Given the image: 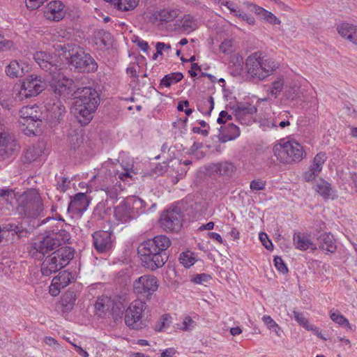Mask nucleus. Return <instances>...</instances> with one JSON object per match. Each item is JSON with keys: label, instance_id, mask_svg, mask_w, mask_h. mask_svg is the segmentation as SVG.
<instances>
[{"label": "nucleus", "instance_id": "1", "mask_svg": "<svg viewBox=\"0 0 357 357\" xmlns=\"http://www.w3.org/2000/svg\"><path fill=\"white\" fill-rule=\"evenodd\" d=\"M33 59L39 66L45 71L48 72L51 77L47 81L37 75H28L22 82L20 89H45L47 82L54 89H70L73 80L63 74L59 73L60 68L56 63V55L46 52H37L33 54Z\"/></svg>", "mask_w": 357, "mask_h": 357}, {"label": "nucleus", "instance_id": "2", "mask_svg": "<svg viewBox=\"0 0 357 357\" xmlns=\"http://www.w3.org/2000/svg\"><path fill=\"white\" fill-rule=\"evenodd\" d=\"M171 244V240L165 235H158L143 241L137 248L142 265L151 271L162 267L168 260L167 249Z\"/></svg>", "mask_w": 357, "mask_h": 357}, {"label": "nucleus", "instance_id": "3", "mask_svg": "<svg viewBox=\"0 0 357 357\" xmlns=\"http://www.w3.org/2000/svg\"><path fill=\"white\" fill-rule=\"evenodd\" d=\"M100 96L98 91H89L87 96L75 98L73 112L81 126H86L92 120L100 102Z\"/></svg>", "mask_w": 357, "mask_h": 357}, {"label": "nucleus", "instance_id": "4", "mask_svg": "<svg viewBox=\"0 0 357 357\" xmlns=\"http://www.w3.org/2000/svg\"><path fill=\"white\" fill-rule=\"evenodd\" d=\"M261 55L262 53L260 52H254L245 61L248 73L252 78L258 80H263L278 68L274 60L264 59Z\"/></svg>", "mask_w": 357, "mask_h": 357}, {"label": "nucleus", "instance_id": "5", "mask_svg": "<svg viewBox=\"0 0 357 357\" xmlns=\"http://www.w3.org/2000/svg\"><path fill=\"white\" fill-rule=\"evenodd\" d=\"M44 206L40 195L33 190L24 192L20 198L17 207L18 213L27 218H35L43 211Z\"/></svg>", "mask_w": 357, "mask_h": 357}, {"label": "nucleus", "instance_id": "6", "mask_svg": "<svg viewBox=\"0 0 357 357\" xmlns=\"http://www.w3.org/2000/svg\"><path fill=\"white\" fill-rule=\"evenodd\" d=\"M70 70L77 73H90L98 70V65L90 54L85 52L83 48L77 46L72 50V55L68 61Z\"/></svg>", "mask_w": 357, "mask_h": 357}, {"label": "nucleus", "instance_id": "7", "mask_svg": "<svg viewBox=\"0 0 357 357\" xmlns=\"http://www.w3.org/2000/svg\"><path fill=\"white\" fill-rule=\"evenodd\" d=\"M274 155L280 162L290 164L301 161L305 152L303 146L296 141H288L273 147Z\"/></svg>", "mask_w": 357, "mask_h": 357}, {"label": "nucleus", "instance_id": "8", "mask_svg": "<svg viewBox=\"0 0 357 357\" xmlns=\"http://www.w3.org/2000/svg\"><path fill=\"white\" fill-rule=\"evenodd\" d=\"M147 305L144 301L137 299L132 301L125 312V324L128 327L134 330H141L146 326L142 321V313L146 309Z\"/></svg>", "mask_w": 357, "mask_h": 357}, {"label": "nucleus", "instance_id": "9", "mask_svg": "<svg viewBox=\"0 0 357 357\" xmlns=\"http://www.w3.org/2000/svg\"><path fill=\"white\" fill-rule=\"evenodd\" d=\"M158 286L156 277L144 275L133 282V292L138 297L137 299L149 301L158 290Z\"/></svg>", "mask_w": 357, "mask_h": 357}, {"label": "nucleus", "instance_id": "10", "mask_svg": "<svg viewBox=\"0 0 357 357\" xmlns=\"http://www.w3.org/2000/svg\"><path fill=\"white\" fill-rule=\"evenodd\" d=\"M183 215L177 206L164 211L159 220L161 228L167 232H178L182 227Z\"/></svg>", "mask_w": 357, "mask_h": 357}, {"label": "nucleus", "instance_id": "11", "mask_svg": "<svg viewBox=\"0 0 357 357\" xmlns=\"http://www.w3.org/2000/svg\"><path fill=\"white\" fill-rule=\"evenodd\" d=\"M59 247V240L45 233L41 240L31 244L29 252L33 257L40 258L43 257L49 252L56 250Z\"/></svg>", "mask_w": 357, "mask_h": 357}, {"label": "nucleus", "instance_id": "12", "mask_svg": "<svg viewBox=\"0 0 357 357\" xmlns=\"http://www.w3.org/2000/svg\"><path fill=\"white\" fill-rule=\"evenodd\" d=\"M20 150L14 135L8 131H0V160L15 157Z\"/></svg>", "mask_w": 357, "mask_h": 357}, {"label": "nucleus", "instance_id": "13", "mask_svg": "<svg viewBox=\"0 0 357 357\" xmlns=\"http://www.w3.org/2000/svg\"><path fill=\"white\" fill-rule=\"evenodd\" d=\"M52 96L47 98L45 101V107L48 112L49 116L54 120L59 121L66 112V108L59 98L62 94V91H53Z\"/></svg>", "mask_w": 357, "mask_h": 357}, {"label": "nucleus", "instance_id": "14", "mask_svg": "<svg viewBox=\"0 0 357 357\" xmlns=\"http://www.w3.org/2000/svg\"><path fill=\"white\" fill-rule=\"evenodd\" d=\"M112 231L99 230L92 234L93 245L98 253H107L114 245Z\"/></svg>", "mask_w": 357, "mask_h": 357}, {"label": "nucleus", "instance_id": "15", "mask_svg": "<svg viewBox=\"0 0 357 357\" xmlns=\"http://www.w3.org/2000/svg\"><path fill=\"white\" fill-rule=\"evenodd\" d=\"M89 203L90 199L88 198L86 193L78 192L73 197H71L70 202L68 206V212L81 215L86 211Z\"/></svg>", "mask_w": 357, "mask_h": 357}, {"label": "nucleus", "instance_id": "16", "mask_svg": "<svg viewBox=\"0 0 357 357\" xmlns=\"http://www.w3.org/2000/svg\"><path fill=\"white\" fill-rule=\"evenodd\" d=\"M132 211L130 204L124 199L114 208V217L119 223H128L137 218L136 213Z\"/></svg>", "mask_w": 357, "mask_h": 357}, {"label": "nucleus", "instance_id": "17", "mask_svg": "<svg viewBox=\"0 0 357 357\" xmlns=\"http://www.w3.org/2000/svg\"><path fill=\"white\" fill-rule=\"evenodd\" d=\"M176 206L180 208L182 214L185 213L186 215L192 218L200 215L203 210L202 203L196 202L191 197H186L183 199Z\"/></svg>", "mask_w": 357, "mask_h": 357}, {"label": "nucleus", "instance_id": "18", "mask_svg": "<svg viewBox=\"0 0 357 357\" xmlns=\"http://www.w3.org/2000/svg\"><path fill=\"white\" fill-rule=\"evenodd\" d=\"M63 268V265L60 264V261L58 259L57 256L54 255V251L43 261L40 271L43 275L49 276Z\"/></svg>", "mask_w": 357, "mask_h": 357}, {"label": "nucleus", "instance_id": "19", "mask_svg": "<svg viewBox=\"0 0 357 357\" xmlns=\"http://www.w3.org/2000/svg\"><path fill=\"white\" fill-rule=\"evenodd\" d=\"M26 120H21V123L26 126L23 129L24 134L28 136H36L40 132V129L43 117L41 114L40 115L36 114L34 116H28Z\"/></svg>", "mask_w": 357, "mask_h": 357}, {"label": "nucleus", "instance_id": "20", "mask_svg": "<svg viewBox=\"0 0 357 357\" xmlns=\"http://www.w3.org/2000/svg\"><path fill=\"white\" fill-rule=\"evenodd\" d=\"M317 242L319 248L323 251L335 253L337 250L335 239L331 232L321 234L317 238Z\"/></svg>", "mask_w": 357, "mask_h": 357}, {"label": "nucleus", "instance_id": "21", "mask_svg": "<svg viewBox=\"0 0 357 357\" xmlns=\"http://www.w3.org/2000/svg\"><path fill=\"white\" fill-rule=\"evenodd\" d=\"M218 135V140L221 143H225L229 141L236 139L240 135V130L233 123H228L226 126H221L219 129Z\"/></svg>", "mask_w": 357, "mask_h": 357}, {"label": "nucleus", "instance_id": "22", "mask_svg": "<svg viewBox=\"0 0 357 357\" xmlns=\"http://www.w3.org/2000/svg\"><path fill=\"white\" fill-rule=\"evenodd\" d=\"M210 170L220 176L231 177L236 170V167L231 162L222 161L212 164Z\"/></svg>", "mask_w": 357, "mask_h": 357}, {"label": "nucleus", "instance_id": "23", "mask_svg": "<svg viewBox=\"0 0 357 357\" xmlns=\"http://www.w3.org/2000/svg\"><path fill=\"white\" fill-rule=\"evenodd\" d=\"M69 147L71 151L78 154H83L85 151L84 145V136L76 130H72L68 135Z\"/></svg>", "mask_w": 357, "mask_h": 357}, {"label": "nucleus", "instance_id": "24", "mask_svg": "<svg viewBox=\"0 0 357 357\" xmlns=\"http://www.w3.org/2000/svg\"><path fill=\"white\" fill-rule=\"evenodd\" d=\"M64 5L61 1H52L48 3V12L47 17L54 21H59L63 18L65 12L63 10Z\"/></svg>", "mask_w": 357, "mask_h": 357}, {"label": "nucleus", "instance_id": "25", "mask_svg": "<svg viewBox=\"0 0 357 357\" xmlns=\"http://www.w3.org/2000/svg\"><path fill=\"white\" fill-rule=\"evenodd\" d=\"M231 109L236 118H241L243 115H247V116H254L257 112L256 106L248 102H237L235 105L232 106Z\"/></svg>", "mask_w": 357, "mask_h": 357}, {"label": "nucleus", "instance_id": "26", "mask_svg": "<svg viewBox=\"0 0 357 357\" xmlns=\"http://www.w3.org/2000/svg\"><path fill=\"white\" fill-rule=\"evenodd\" d=\"M54 255L57 256L60 264L65 267L73 259L75 250L69 246H63L54 250Z\"/></svg>", "mask_w": 357, "mask_h": 357}, {"label": "nucleus", "instance_id": "27", "mask_svg": "<svg viewBox=\"0 0 357 357\" xmlns=\"http://www.w3.org/2000/svg\"><path fill=\"white\" fill-rule=\"evenodd\" d=\"M75 301L76 294L74 291L68 290L65 292L60 300V304L63 307V312L66 313L70 312L73 309Z\"/></svg>", "mask_w": 357, "mask_h": 357}, {"label": "nucleus", "instance_id": "28", "mask_svg": "<svg viewBox=\"0 0 357 357\" xmlns=\"http://www.w3.org/2000/svg\"><path fill=\"white\" fill-rule=\"evenodd\" d=\"M317 192L322 196L324 199H334L336 195L335 194V190L331 188V184L321 179L319 182L317 183L315 188Z\"/></svg>", "mask_w": 357, "mask_h": 357}, {"label": "nucleus", "instance_id": "29", "mask_svg": "<svg viewBox=\"0 0 357 357\" xmlns=\"http://www.w3.org/2000/svg\"><path fill=\"white\" fill-rule=\"evenodd\" d=\"M294 243L297 249L306 250L309 248L312 250H316L317 247L306 236L302 235L300 232L295 233L294 235Z\"/></svg>", "mask_w": 357, "mask_h": 357}, {"label": "nucleus", "instance_id": "30", "mask_svg": "<svg viewBox=\"0 0 357 357\" xmlns=\"http://www.w3.org/2000/svg\"><path fill=\"white\" fill-rule=\"evenodd\" d=\"M43 153V150L39 146H29L26 149L22 157L24 163L29 164L35 161Z\"/></svg>", "mask_w": 357, "mask_h": 357}, {"label": "nucleus", "instance_id": "31", "mask_svg": "<svg viewBox=\"0 0 357 357\" xmlns=\"http://www.w3.org/2000/svg\"><path fill=\"white\" fill-rule=\"evenodd\" d=\"M178 12V10L176 9H162L156 13L155 18L161 22H169L177 17Z\"/></svg>", "mask_w": 357, "mask_h": 357}, {"label": "nucleus", "instance_id": "32", "mask_svg": "<svg viewBox=\"0 0 357 357\" xmlns=\"http://www.w3.org/2000/svg\"><path fill=\"white\" fill-rule=\"evenodd\" d=\"M183 78V75L181 73H172L165 75V77L160 80V86L161 87L169 88L172 84H176Z\"/></svg>", "mask_w": 357, "mask_h": 357}, {"label": "nucleus", "instance_id": "33", "mask_svg": "<svg viewBox=\"0 0 357 357\" xmlns=\"http://www.w3.org/2000/svg\"><path fill=\"white\" fill-rule=\"evenodd\" d=\"M95 40L96 44H102L105 47L111 45L112 38V34L104 29H99L95 33Z\"/></svg>", "mask_w": 357, "mask_h": 357}, {"label": "nucleus", "instance_id": "34", "mask_svg": "<svg viewBox=\"0 0 357 357\" xmlns=\"http://www.w3.org/2000/svg\"><path fill=\"white\" fill-rule=\"evenodd\" d=\"M111 208L107 206L106 202H99L93 212V218L97 220H103L105 215L110 211Z\"/></svg>", "mask_w": 357, "mask_h": 357}, {"label": "nucleus", "instance_id": "35", "mask_svg": "<svg viewBox=\"0 0 357 357\" xmlns=\"http://www.w3.org/2000/svg\"><path fill=\"white\" fill-rule=\"evenodd\" d=\"M327 159L326 154L324 152L318 153L314 158L312 162L309 169L315 172L317 174H319L322 170L323 165Z\"/></svg>", "mask_w": 357, "mask_h": 357}, {"label": "nucleus", "instance_id": "36", "mask_svg": "<svg viewBox=\"0 0 357 357\" xmlns=\"http://www.w3.org/2000/svg\"><path fill=\"white\" fill-rule=\"evenodd\" d=\"M6 73L10 77H17L22 76L23 68L20 66V63L14 60L12 61L6 68Z\"/></svg>", "mask_w": 357, "mask_h": 357}, {"label": "nucleus", "instance_id": "37", "mask_svg": "<svg viewBox=\"0 0 357 357\" xmlns=\"http://www.w3.org/2000/svg\"><path fill=\"white\" fill-rule=\"evenodd\" d=\"M330 317L335 323L340 326H344L349 330L352 331V326L349 324V320L344 317L338 310L330 311Z\"/></svg>", "mask_w": 357, "mask_h": 357}, {"label": "nucleus", "instance_id": "38", "mask_svg": "<svg viewBox=\"0 0 357 357\" xmlns=\"http://www.w3.org/2000/svg\"><path fill=\"white\" fill-rule=\"evenodd\" d=\"M139 0H118L115 1V7L121 11L133 10L138 5Z\"/></svg>", "mask_w": 357, "mask_h": 357}, {"label": "nucleus", "instance_id": "39", "mask_svg": "<svg viewBox=\"0 0 357 357\" xmlns=\"http://www.w3.org/2000/svg\"><path fill=\"white\" fill-rule=\"evenodd\" d=\"M172 322V317L169 314H164L157 321L155 326V330L158 332L164 331L165 329L170 326Z\"/></svg>", "mask_w": 357, "mask_h": 357}, {"label": "nucleus", "instance_id": "40", "mask_svg": "<svg viewBox=\"0 0 357 357\" xmlns=\"http://www.w3.org/2000/svg\"><path fill=\"white\" fill-rule=\"evenodd\" d=\"M77 47V45L74 44H63V45H56L55 47V50L59 52L60 55H63V56L68 61L70 56L72 55V50H75V48Z\"/></svg>", "mask_w": 357, "mask_h": 357}, {"label": "nucleus", "instance_id": "41", "mask_svg": "<svg viewBox=\"0 0 357 357\" xmlns=\"http://www.w3.org/2000/svg\"><path fill=\"white\" fill-rule=\"evenodd\" d=\"M196 20L190 15H185L181 21V27L184 31L191 32L197 29Z\"/></svg>", "mask_w": 357, "mask_h": 357}, {"label": "nucleus", "instance_id": "42", "mask_svg": "<svg viewBox=\"0 0 357 357\" xmlns=\"http://www.w3.org/2000/svg\"><path fill=\"white\" fill-rule=\"evenodd\" d=\"M70 278L71 274L69 272L61 271L59 272L58 275L53 278V282H55L56 284H59V286L64 288L71 282Z\"/></svg>", "mask_w": 357, "mask_h": 357}, {"label": "nucleus", "instance_id": "43", "mask_svg": "<svg viewBox=\"0 0 357 357\" xmlns=\"http://www.w3.org/2000/svg\"><path fill=\"white\" fill-rule=\"evenodd\" d=\"M0 199L7 204H12L13 201L15 199V190L10 188H0Z\"/></svg>", "mask_w": 357, "mask_h": 357}, {"label": "nucleus", "instance_id": "44", "mask_svg": "<svg viewBox=\"0 0 357 357\" xmlns=\"http://www.w3.org/2000/svg\"><path fill=\"white\" fill-rule=\"evenodd\" d=\"M192 255L193 253L190 251L182 252L179 257L180 263L183 264L184 267L187 268H190L196 261L195 258Z\"/></svg>", "mask_w": 357, "mask_h": 357}, {"label": "nucleus", "instance_id": "45", "mask_svg": "<svg viewBox=\"0 0 357 357\" xmlns=\"http://www.w3.org/2000/svg\"><path fill=\"white\" fill-rule=\"evenodd\" d=\"M126 200L130 204V208L132 210V211L135 213H136L137 218H138L141 213L142 199L137 197H132L127 198Z\"/></svg>", "mask_w": 357, "mask_h": 357}, {"label": "nucleus", "instance_id": "46", "mask_svg": "<svg viewBox=\"0 0 357 357\" xmlns=\"http://www.w3.org/2000/svg\"><path fill=\"white\" fill-rule=\"evenodd\" d=\"M9 92L10 91H8ZM17 92L15 93V96L13 98L15 102L18 101H22L24 99L30 98L33 96H38L42 91H28V93H26L27 91H24V93H22V91H15Z\"/></svg>", "mask_w": 357, "mask_h": 357}, {"label": "nucleus", "instance_id": "47", "mask_svg": "<svg viewBox=\"0 0 357 357\" xmlns=\"http://www.w3.org/2000/svg\"><path fill=\"white\" fill-rule=\"evenodd\" d=\"M214 108V100L212 96L208 97L204 101V105L198 107L203 114L210 116L212 110Z\"/></svg>", "mask_w": 357, "mask_h": 357}, {"label": "nucleus", "instance_id": "48", "mask_svg": "<svg viewBox=\"0 0 357 357\" xmlns=\"http://www.w3.org/2000/svg\"><path fill=\"white\" fill-rule=\"evenodd\" d=\"M354 25L349 23H342L337 27V31L342 37L348 40V36L351 33Z\"/></svg>", "mask_w": 357, "mask_h": 357}, {"label": "nucleus", "instance_id": "49", "mask_svg": "<svg viewBox=\"0 0 357 357\" xmlns=\"http://www.w3.org/2000/svg\"><path fill=\"white\" fill-rule=\"evenodd\" d=\"M212 279L211 275L207 273L196 274L191 278V282L197 284H204Z\"/></svg>", "mask_w": 357, "mask_h": 357}, {"label": "nucleus", "instance_id": "50", "mask_svg": "<svg viewBox=\"0 0 357 357\" xmlns=\"http://www.w3.org/2000/svg\"><path fill=\"white\" fill-rule=\"evenodd\" d=\"M156 52L153 55L152 59L155 60L159 55L162 56L163 51L169 52L172 47L170 44H166L163 42H158L155 45Z\"/></svg>", "mask_w": 357, "mask_h": 357}, {"label": "nucleus", "instance_id": "51", "mask_svg": "<svg viewBox=\"0 0 357 357\" xmlns=\"http://www.w3.org/2000/svg\"><path fill=\"white\" fill-rule=\"evenodd\" d=\"M168 166V163L166 162L158 163L155 167L151 169L150 174L153 175L162 176L167 172Z\"/></svg>", "mask_w": 357, "mask_h": 357}, {"label": "nucleus", "instance_id": "52", "mask_svg": "<svg viewBox=\"0 0 357 357\" xmlns=\"http://www.w3.org/2000/svg\"><path fill=\"white\" fill-rule=\"evenodd\" d=\"M294 314V319L297 321V323L304 328H305L309 323L308 319L305 317L304 314L296 310H293L292 312Z\"/></svg>", "mask_w": 357, "mask_h": 357}, {"label": "nucleus", "instance_id": "53", "mask_svg": "<svg viewBox=\"0 0 357 357\" xmlns=\"http://www.w3.org/2000/svg\"><path fill=\"white\" fill-rule=\"evenodd\" d=\"M273 263L275 267L278 271L283 274L288 273V268L284 261H283V259L280 257H274Z\"/></svg>", "mask_w": 357, "mask_h": 357}, {"label": "nucleus", "instance_id": "54", "mask_svg": "<svg viewBox=\"0 0 357 357\" xmlns=\"http://www.w3.org/2000/svg\"><path fill=\"white\" fill-rule=\"evenodd\" d=\"M259 10L261 12H263L266 15L265 20L271 24H280V20L276 17L271 12L268 11L267 10L263 8H257V10Z\"/></svg>", "mask_w": 357, "mask_h": 357}, {"label": "nucleus", "instance_id": "55", "mask_svg": "<svg viewBox=\"0 0 357 357\" xmlns=\"http://www.w3.org/2000/svg\"><path fill=\"white\" fill-rule=\"evenodd\" d=\"M309 82L303 79V78H298L297 79H294L291 82L289 85L290 89H300L302 87L307 88Z\"/></svg>", "mask_w": 357, "mask_h": 357}, {"label": "nucleus", "instance_id": "56", "mask_svg": "<svg viewBox=\"0 0 357 357\" xmlns=\"http://www.w3.org/2000/svg\"><path fill=\"white\" fill-rule=\"evenodd\" d=\"M259 238L262 243L263 245L268 250H272L273 249V245L272 243L271 240L269 239L268 235L265 232H260L259 234Z\"/></svg>", "mask_w": 357, "mask_h": 357}, {"label": "nucleus", "instance_id": "57", "mask_svg": "<svg viewBox=\"0 0 357 357\" xmlns=\"http://www.w3.org/2000/svg\"><path fill=\"white\" fill-rule=\"evenodd\" d=\"M57 240H59V246L62 244V243H68L70 238V233L66 231L63 227H61L60 232L56 236Z\"/></svg>", "mask_w": 357, "mask_h": 357}, {"label": "nucleus", "instance_id": "58", "mask_svg": "<svg viewBox=\"0 0 357 357\" xmlns=\"http://www.w3.org/2000/svg\"><path fill=\"white\" fill-rule=\"evenodd\" d=\"M1 229H3L2 230L3 231H14L15 234H17L18 236H20L21 233L23 231L22 227L21 226L17 225L15 224L9 223L6 225H4Z\"/></svg>", "mask_w": 357, "mask_h": 357}, {"label": "nucleus", "instance_id": "59", "mask_svg": "<svg viewBox=\"0 0 357 357\" xmlns=\"http://www.w3.org/2000/svg\"><path fill=\"white\" fill-rule=\"evenodd\" d=\"M250 188L252 191L263 190L266 188V181L261 179L252 180L250 182Z\"/></svg>", "mask_w": 357, "mask_h": 357}, {"label": "nucleus", "instance_id": "60", "mask_svg": "<svg viewBox=\"0 0 357 357\" xmlns=\"http://www.w3.org/2000/svg\"><path fill=\"white\" fill-rule=\"evenodd\" d=\"M235 15L242 20L246 22L250 25H254L255 23V20L253 16L243 13L240 10H238L237 13H236Z\"/></svg>", "mask_w": 357, "mask_h": 357}, {"label": "nucleus", "instance_id": "61", "mask_svg": "<svg viewBox=\"0 0 357 357\" xmlns=\"http://www.w3.org/2000/svg\"><path fill=\"white\" fill-rule=\"evenodd\" d=\"M61 227H63V225L62 224L56 223V225H52L50 229L46 230L45 233L57 239L56 236L59 234Z\"/></svg>", "mask_w": 357, "mask_h": 357}, {"label": "nucleus", "instance_id": "62", "mask_svg": "<svg viewBox=\"0 0 357 357\" xmlns=\"http://www.w3.org/2000/svg\"><path fill=\"white\" fill-rule=\"evenodd\" d=\"M47 0H26V6L31 10H35L38 8Z\"/></svg>", "mask_w": 357, "mask_h": 357}, {"label": "nucleus", "instance_id": "63", "mask_svg": "<svg viewBox=\"0 0 357 357\" xmlns=\"http://www.w3.org/2000/svg\"><path fill=\"white\" fill-rule=\"evenodd\" d=\"M227 120H232L231 115L229 114L227 111H221L217 119V123L219 124H224L227 122Z\"/></svg>", "mask_w": 357, "mask_h": 357}, {"label": "nucleus", "instance_id": "64", "mask_svg": "<svg viewBox=\"0 0 357 357\" xmlns=\"http://www.w3.org/2000/svg\"><path fill=\"white\" fill-rule=\"evenodd\" d=\"M33 112L34 111L32 107H26L25 109H23L22 110L20 111L21 120H26V119H28V116H34ZM35 112L37 113L36 111H35ZM36 114H35V115Z\"/></svg>", "mask_w": 357, "mask_h": 357}]
</instances>
